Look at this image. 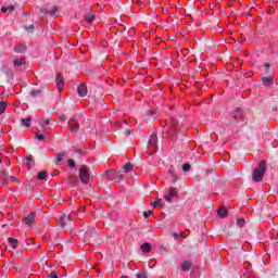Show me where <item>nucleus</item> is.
<instances>
[{"label": "nucleus", "instance_id": "nucleus-25", "mask_svg": "<svg viewBox=\"0 0 278 278\" xmlns=\"http://www.w3.org/2000/svg\"><path fill=\"white\" fill-rule=\"evenodd\" d=\"M8 108V102H0V114H5V110Z\"/></svg>", "mask_w": 278, "mask_h": 278}, {"label": "nucleus", "instance_id": "nucleus-44", "mask_svg": "<svg viewBox=\"0 0 278 278\" xmlns=\"http://www.w3.org/2000/svg\"><path fill=\"white\" fill-rule=\"evenodd\" d=\"M8 12H14L15 8L14 5L7 7Z\"/></svg>", "mask_w": 278, "mask_h": 278}, {"label": "nucleus", "instance_id": "nucleus-36", "mask_svg": "<svg viewBox=\"0 0 278 278\" xmlns=\"http://www.w3.org/2000/svg\"><path fill=\"white\" fill-rule=\"evenodd\" d=\"M247 222L244 220V219H237V225H238V227H244V224H245Z\"/></svg>", "mask_w": 278, "mask_h": 278}, {"label": "nucleus", "instance_id": "nucleus-23", "mask_svg": "<svg viewBox=\"0 0 278 278\" xmlns=\"http://www.w3.org/2000/svg\"><path fill=\"white\" fill-rule=\"evenodd\" d=\"M66 154L64 153V152H59V153H56L55 154V160H56V162H64V156H65Z\"/></svg>", "mask_w": 278, "mask_h": 278}, {"label": "nucleus", "instance_id": "nucleus-2", "mask_svg": "<svg viewBox=\"0 0 278 278\" xmlns=\"http://www.w3.org/2000/svg\"><path fill=\"white\" fill-rule=\"evenodd\" d=\"M168 128V136H173L179 131V121L177 118L170 117L166 119V124L163 126Z\"/></svg>", "mask_w": 278, "mask_h": 278}, {"label": "nucleus", "instance_id": "nucleus-5", "mask_svg": "<svg viewBox=\"0 0 278 278\" xmlns=\"http://www.w3.org/2000/svg\"><path fill=\"white\" fill-rule=\"evenodd\" d=\"M67 129L72 134H77V131H79V122H77V117L75 115L71 117V119L67 122Z\"/></svg>", "mask_w": 278, "mask_h": 278}, {"label": "nucleus", "instance_id": "nucleus-39", "mask_svg": "<svg viewBox=\"0 0 278 278\" xmlns=\"http://www.w3.org/2000/svg\"><path fill=\"white\" fill-rule=\"evenodd\" d=\"M25 29L27 31H34L36 29V27L34 25H29V26H25Z\"/></svg>", "mask_w": 278, "mask_h": 278}, {"label": "nucleus", "instance_id": "nucleus-17", "mask_svg": "<svg viewBox=\"0 0 278 278\" xmlns=\"http://www.w3.org/2000/svg\"><path fill=\"white\" fill-rule=\"evenodd\" d=\"M96 18H97V16L92 13H88L85 15V21H86V23H88V25L92 24Z\"/></svg>", "mask_w": 278, "mask_h": 278}, {"label": "nucleus", "instance_id": "nucleus-32", "mask_svg": "<svg viewBox=\"0 0 278 278\" xmlns=\"http://www.w3.org/2000/svg\"><path fill=\"white\" fill-rule=\"evenodd\" d=\"M38 94H40V90H38V89H33V90L30 91V96H31V97H38Z\"/></svg>", "mask_w": 278, "mask_h": 278}, {"label": "nucleus", "instance_id": "nucleus-20", "mask_svg": "<svg viewBox=\"0 0 278 278\" xmlns=\"http://www.w3.org/2000/svg\"><path fill=\"white\" fill-rule=\"evenodd\" d=\"M141 251L142 253H151V243H143L141 244Z\"/></svg>", "mask_w": 278, "mask_h": 278}, {"label": "nucleus", "instance_id": "nucleus-8", "mask_svg": "<svg viewBox=\"0 0 278 278\" xmlns=\"http://www.w3.org/2000/svg\"><path fill=\"white\" fill-rule=\"evenodd\" d=\"M230 116L231 118H233V121H242L244 113L242 112L241 109H236L231 112Z\"/></svg>", "mask_w": 278, "mask_h": 278}, {"label": "nucleus", "instance_id": "nucleus-3", "mask_svg": "<svg viewBox=\"0 0 278 278\" xmlns=\"http://www.w3.org/2000/svg\"><path fill=\"white\" fill-rule=\"evenodd\" d=\"M86 242H97L99 240V228L89 227L85 232Z\"/></svg>", "mask_w": 278, "mask_h": 278}, {"label": "nucleus", "instance_id": "nucleus-33", "mask_svg": "<svg viewBox=\"0 0 278 278\" xmlns=\"http://www.w3.org/2000/svg\"><path fill=\"white\" fill-rule=\"evenodd\" d=\"M35 138H36L37 140H39V141H42V140H45V135L37 132V134L35 135Z\"/></svg>", "mask_w": 278, "mask_h": 278}, {"label": "nucleus", "instance_id": "nucleus-46", "mask_svg": "<svg viewBox=\"0 0 278 278\" xmlns=\"http://www.w3.org/2000/svg\"><path fill=\"white\" fill-rule=\"evenodd\" d=\"M9 179H10L11 181H18V179H17L16 177H14V176H10Z\"/></svg>", "mask_w": 278, "mask_h": 278}, {"label": "nucleus", "instance_id": "nucleus-29", "mask_svg": "<svg viewBox=\"0 0 278 278\" xmlns=\"http://www.w3.org/2000/svg\"><path fill=\"white\" fill-rule=\"evenodd\" d=\"M67 165L70 166V168H75L77 166V164L75 163V160L73 159L67 160Z\"/></svg>", "mask_w": 278, "mask_h": 278}, {"label": "nucleus", "instance_id": "nucleus-50", "mask_svg": "<svg viewBox=\"0 0 278 278\" xmlns=\"http://www.w3.org/2000/svg\"><path fill=\"white\" fill-rule=\"evenodd\" d=\"M125 125H127V121H124Z\"/></svg>", "mask_w": 278, "mask_h": 278}, {"label": "nucleus", "instance_id": "nucleus-47", "mask_svg": "<svg viewBox=\"0 0 278 278\" xmlns=\"http://www.w3.org/2000/svg\"><path fill=\"white\" fill-rule=\"evenodd\" d=\"M1 12H3L5 14V12H8V7H2Z\"/></svg>", "mask_w": 278, "mask_h": 278}, {"label": "nucleus", "instance_id": "nucleus-22", "mask_svg": "<svg viewBox=\"0 0 278 278\" xmlns=\"http://www.w3.org/2000/svg\"><path fill=\"white\" fill-rule=\"evenodd\" d=\"M22 125H24V127H31V117H27L25 119H22Z\"/></svg>", "mask_w": 278, "mask_h": 278}, {"label": "nucleus", "instance_id": "nucleus-45", "mask_svg": "<svg viewBox=\"0 0 278 278\" xmlns=\"http://www.w3.org/2000/svg\"><path fill=\"white\" fill-rule=\"evenodd\" d=\"M59 119H60L61 122L66 121V115H60V116H59Z\"/></svg>", "mask_w": 278, "mask_h": 278}, {"label": "nucleus", "instance_id": "nucleus-34", "mask_svg": "<svg viewBox=\"0 0 278 278\" xmlns=\"http://www.w3.org/2000/svg\"><path fill=\"white\" fill-rule=\"evenodd\" d=\"M164 199L167 203H173V197H170L168 193L164 195Z\"/></svg>", "mask_w": 278, "mask_h": 278}, {"label": "nucleus", "instance_id": "nucleus-16", "mask_svg": "<svg viewBox=\"0 0 278 278\" xmlns=\"http://www.w3.org/2000/svg\"><path fill=\"white\" fill-rule=\"evenodd\" d=\"M168 175L170 177V181L173 184H177V179H179V176H177V173H175V170H173V168L168 169Z\"/></svg>", "mask_w": 278, "mask_h": 278}, {"label": "nucleus", "instance_id": "nucleus-12", "mask_svg": "<svg viewBox=\"0 0 278 278\" xmlns=\"http://www.w3.org/2000/svg\"><path fill=\"white\" fill-rule=\"evenodd\" d=\"M77 92L80 97H86V94H88V87L86 84H80L77 88Z\"/></svg>", "mask_w": 278, "mask_h": 278}, {"label": "nucleus", "instance_id": "nucleus-4", "mask_svg": "<svg viewBox=\"0 0 278 278\" xmlns=\"http://www.w3.org/2000/svg\"><path fill=\"white\" fill-rule=\"evenodd\" d=\"M104 175L106 179H110V181H116V184H121L123 180V175L114 169L106 170Z\"/></svg>", "mask_w": 278, "mask_h": 278}, {"label": "nucleus", "instance_id": "nucleus-41", "mask_svg": "<svg viewBox=\"0 0 278 278\" xmlns=\"http://www.w3.org/2000/svg\"><path fill=\"white\" fill-rule=\"evenodd\" d=\"M7 75H8V77H10L12 79L14 77V72H12V70H9L7 72Z\"/></svg>", "mask_w": 278, "mask_h": 278}, {"label": "nucleus", "instance_id": "nucleus-52", "mask_svg": "<svg viewBox=\"0 0 278 278\" xmlns=\"http://www.w3.org/2000/svg\"><path fill=\"white\" fill-rule=\"evenodd\" d=\"M277 238H278V232H277Z\"/></svg>", "mask_w": 278, "mask_h": 278}, {"label": "nucleus", "instance_id": "nucleus-48", "mask_svg": "<svg viewBox=\"0 0 278 278\" xmlns=\"http://www.w3.org/2000/svg\"><path fill=\"white\" fill-rule=\"evenodd\" d=\"M157 113L155 111H150V116H156Z\"/></svg>", "mask_w": 278, "mask_h": 278}, {"label": "nucleus", "instance_id": "nucleus-1", "mask_svg": "<svg viewBox=\"0 0 278 278\" xmlns=\"http://www.w3.org/2000/svg\"><path fill=\"white\" fill-rule=\"evenodd\" d=\"M264 175H266V161H262L258 167L254 169L252 179L257 184L264 178Z\"/></svg>", "mask_w": 278, "mask_h": 278}, {"label": "nucleus", "instance_id": "nucleus-30", "mask_svg": "<svg viewBox=\"0 0 278 278\" xmlns=\"http://www.w3.org/2000/svg\"><path fill=\"white\" fill-rule=\"evenodd\" d=\"M190 168H192V166H190L189 163H185V164L182 165V170H184V173L190 172Z\"/></svg>", "mask_w": 278, "mask_h": 278}, {"label": "nucleus", "instance_id": "nucleus-9", "mask_svg": "<svg viewBox=\"0 0 278 278\" xmlns=\"http://www.w3.org/2000/svg\"><path fill=\"white\" fill-rule=\"evenodd\" d=\"M55 81L58 91L61 92L62 90H64V77L62 76V74H56Z\"/></svg>", "mask_w": 278, "mask_h": 278}, {"label": "nucleus", "instance_id": "nucleus-27", "mask_svg": "<svg viewBox=\"0 0 278 278\" xmlns=\"http://www.w3.org/2000/svg\"><path fill=\"white\" fill-rule=\"evenodd\" d=\"M131 170H134L131 164L127 163L126 165L123 166V173H131Z\"/></svg>", "mask_w": 278, "mask_h": 278}, {"label": "nucleus", "instance_id": "nucleus-18", "mask_svg": "<svg viewBox=\"0 0 278 278\" xmlns=\"http://www.w3.org/2000/svg\"><path fill=\"white\" fill-rule=\"evenodd\" d=\"M167 194H169L172 199H177V197H179V191L177 190V188L172 187L168 189Z\"/></svg>", "mask_w": 278, "mask_h": 278}, {"label": "nucleus", "instance_id": "nucleus-26", "mask_svg": "<svg viewBox=\"0 0 278 278\" xmlns=\"http://www.w3.org/2000/svg\"><path fill=\"white\" fill-rule=\"evenodd\" d=\"M53 121L52 117H49L47 119H43V122L40 123L41 127H49L51 125V122Z\"/></svg>", "mask_w": 278, "mask_h": 278}, {"label": "nucleus", "instance_id": "nucleus-11", "mask_svg": "<svg viewBox=\"0 0 278 278\" xmlns=\"http://www.w3.org/2000/svg\"><path fill=\"white\" fill-rule=\"evenodd\" d=\"M25 160H26L27 169L31 170V168H34V166L36 165V162L34 161V156L33 155L25 156Z\"/></svg>", "mask_w": 278, "mask_h": 278}, {"label": "nucleus", "instance_id": "nucleus-37", "mask_svg": "<svg viewBox=\"0 0 278 278\" xmlns=\"http://www.w3.org/2000/svg\"><path fill=\"white\" fill-rule=\"evenodd\" d=\"M49 278H60V276H58V271H51L49 275H48Z\"/></svg>", "mask_w": 278, "mask_h": 278}, {"label": "nucleus", "instance_id": "nucleus-40", "mask_svg": "<svg viewBox=\"0 0 278 278\" xmlns=\"http://www.w3.org/2000/svg\"><path fill=\"white\" fill-rule=\"evenodd\" d=\"M270 66H271L270 63H264V64H263V67H265L266 71H273V70L270 68Z\"/></svg>", "mask_w": 278, "mask_h": 278}, {"label": "nucleus", "instance_id": "nucleus-28", "mask_svg": "<svg viewBox=\"0 0 278 278\" xmlns=\"http://www.w3.org/2000/svg\"><path fill=\"white\" fill-rule=\"evenodd\" d=\"M9 243L11 244L12 249H16V244L18 243V240L14 238H9Z\"/></svg>", "mask_w": 278, "mask_h": 278}, {"label": "nucleus", "instance_id": "nucleus-49", "mask_svg": "<svg viewBox=\"0 0 278 278\" xmlns=\"http://www.w3.org/2000/svg\"><path fill=\"white\" fill-rule=\"evenodd\" d=\"M125 134L126 136H131V130H126Z\"/></svg>", "mask_w": 278, "mask_h": 278}, {"label": "nucleus", "instance_id": "nucleus-21", "mask_svg": "<svg viewBox=\"0 0 278 278\" xmlns=\"http://www.w3.org/2000/svg\"><path fill=\"white\" fill-rule=\"evenodd\" d=\"M191 266H192V263L190 261H185L181 264L180 268L181 270L186 271V270H190Z\"/></svg>", "mask_w": 278, "mask_h": 278}, {"label": "nucleus", "instance_id": "nucleus-15", "mask_svg": "<svg viewBox=\"0 0 278 278\" xmlns=\"http://www.w3.org/2000/svg\"><path fill=\"white\" fill-rule=\"evenodd\" d=\"M27 51V47L25 45L18 43L14 47L15 53H25Z\"/></svg>", "mask_w": 278, "mask_h": 278}, {"label": "nucleus", "instance_id": "nucleus-35", "mask_svg": "<svg viewBox=\"0 0 278 278\" xmlns=\"http://www.w3.org/2000/svg\"><path fill=\"white\" fill-rule=\"evenodd\" d=\"M152 206L153 207H159V210H162V204L160 203V201H154L153 203H152Z\"/></svg>", "mask_w": 278, "mask_h": 278}, {"label": "nucleus", "instance_id": "nucleus-6", "mask_svg": "<svg viewBox=\"0 0 278 278\" xmlns=\"http://www.w3.org/2000/svg\"><path fill=\"white\" fill-rule=\"evenodd\" d=\"M79 178L81 184L87 185L90 181V172L86 166L79 168Z\"/></svg>", "mask_w": 278, "mask_h": 278}, {"label": "nucleus", "instance_id": "nucleus-43", "mask_svg": "<svg viewBox=\"0 0 278 278\" xmlns=\"http://www.w3.org/2000/svg\"><path fill=\"white\" fill-rule=\"evenodd\" d=\"M55 12H58V9L56 8H53L52 10L49 11V14L51 16H53L55 14Z\"/></svg>", "mask_w": 278, "mask_h": 278}, {"label": "nucleus", "instance_id": "nucleus-24", "mask_svg": "<svg viewBox=\"0 0 278 278\" xmlns=\"http://www.w3.org/2000/svg\"><path fill=\"white\" fill-rule=\"evenodd\" d=\"M37 179L39 181H45V179H47V172H39L37 175Z\"/></svg>", "mask_w": 278, "mask_h": 278}, {"label": "nucleus", "instance_id": "nucleus-10", "mask_svg": "<svg viewBox=\"0 0 278 278\" xmlns=\"http://www.w3.org/2000/svg\"><path fill=\"white\" fill-rule=\"evenodd\" d=\"M263 86H267V88H270L273 84H275V79L273 76H263L262 77Z\"/></svg>", "mask_w": 278, "mask_h": 278}, {"label": "nucleus", "instance_id": "nucleus-14", "mask_svg": "<svg viewBox=\"0 0 278 278\" xmlns=\"http://www.w3.org/2000/svg\"><path fill=\"white\" fill-rule=\"evenodd\" d=\"M25 64H26L25 58L15 59L13 61V66H15V68H21V66H25Z\"/></svg>", "mask_w": 278, "mask_h": 278}, {"label": "nucleus", "instance_id": "nucleus-13", "mask_svg": "<svg viewBox=\"0 0 278 278\" xmlns=\"http://www.w3.org/2000/svg\"><path fill=\"white\" fill-rule=\"evenodd\" d=\"M148 147H157V134L153 132L148 141Z\"/></svg>", "mask_w": 278, "mask_h": 278}, {"label": "nucleus", "instance_id": "nucleus-31", "mask_svg": "<svg viewBox=\"0 0 278 278\" xmlns=\"http://www.w3.org/2000/svg\"><path fill=\"white\" fill-rule=\"evenodd\" d=\"M265 75V77H273V75H275V72L273 70H266Z\"/></svg>", "mask_w": 278, "mask_h": 278}, {"label": "nucleus", "instance_id": "nucleus-51", "mask_svg": "<svg viewBox=\"0 0 278 278\" xmlns=\"http://www.w3.org/2000/svg\"><path fill=\"white\" fill-rule=\"evenodd\" d=\"M175 238H178V236H177V235H175Z\"/></svg>", "mask_w": 278, "mask_h": 278}, {"label": "nucleus", "instance_id": "nucleus-42", "mask_svg": "<svg viewBox=\"0 0 278 278\" xmlns=\"http://www.w3.org/2000/svg\"><path fill=\"white\" fill-rule=\"evenodd\" d=\"M137 278H148L146 273L137 274Z\"/></svg>", "mask_w": 278, "mask_h": 278}, {"label": "nucleus", "instance_id": "nucleus-7", "mask_svg": "<svg viewBox=\"0 0 278 278\" xmlns=\"http://www.w3.org/2000/svg\"><path fill=\"white\" fill-rule=\"evenodd\" d=\"M36 220V212H30L26 217H24L23 223L26 227H31Z\"/></svg>", "mask_w": 278, "mask_h": 278}, {"label": "nucleus", "instance_id": "nucleus-19", "mask_svg": "<svg viewBox=\"0 0 278 278\" xmlns=\"http://www.w3.org/2000/svg\"><path fill=\"white\" fill-rule=\"evenodd\" d=\"M227 214H229V213L227 212V208H225V207H219V208L217 210V216H218L219 218H225V217H227Z\"/></svg>", "mask_w": 278, "mask_h": 278}, {"label": "nucleus", "instance_id": "nucleus-38", "mask_svg": "<svg viewBox=\"0 0 278 278\" xmlns=\"http://www.w3.org/2000/svg\"><path fill=\"white\" fill-rule=\"evenodd\" d=\"M151 214H153V211H144L143 212L144 218H149V216H151Z\"/></svg>", "mask_w": 278, "mask_h": 278}]
</instances>
